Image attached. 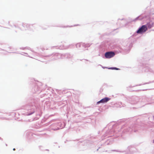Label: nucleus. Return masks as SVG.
<instances>
[{"mask_svg": "<svg viewBox=\"0 0 154 154\" xmlns=\"http://www.w3.org/2000/svg\"><path fill=\"white\" fill-rule=\"evenodd\" d=\"M146 27H148L149 28H151L152 26V24H151L150 23H148L146 25Z\"/></svg>", "mask_w": 154, "mask_h": 154, "instance_id": "4", "label": "nucleus"}, {"mask_svg": "<svg viewBox=\"0 0 154 154\" xmlns=\"http://www.w3.org/2000/svg\"><path fill=\"white\" fill-rule=\"evenodd\" d=\"M110 99L108 97H105L103 99H101L100 101L98 102H97V104H98L100 103H106L108 102L109 100Z\"/></svg>", "mask_w": 154, "mask_h": 154, "instance_id": "3", "label": "nucleus"}, {"mask_svg": "<svg viewBox=\"0 0 154 154\" xmlns=\"http://www.w3.org/2000/svg\"><path fill=\"white\" fill-rule=\"evenodd\" d=\"M147 30V28L145 25H143L137 31V33H142L145 32Z\"/></svg>", "mask_w": 154, "mask_h": 154, "instance_id": "1", "label": "nucleus"}, {"mask_svg": "<svg viewBox=\"0 0 154 154\" xmlns=\"http://www.w3.org/2000/svg\"><path fill=\"white\" fill-rule=\"evenodd\" d=\"M153 142L154 143V140H153Z\"/></svg>", "mask_w": 154, "mask_h": 154, "instance_id": "7", "label": "nucleus"}, {"mask_svg": "<svg viewBox=\"0 0 154 154\" xmlns=\"http://www.w3.org/2000/svg\"><path fill=\"white\" fill-rule=\"evenodd\" d=\"M115 55V53L113 52H108L105 53V57L106 58H110Z\"/></svg>", "mask_w": 154, "mask_h": 154, "instance_id": "2", "label": "nucleus"}, {"mask_svg": "<svg viewBox=\"0 0 154 154\" xmlns=\"http://www.w3.org/2000/svg\"><path fill=\"white\" fill-rule=\"evenodd\" d=\"M13 150H15V148H14L13 149Z\"/></svg>", "mask_w": 154, "mask_h": 154, "instance_id": "6", "label": "nucleus"}, {"mask_svg": "<svg viewBox=\"0 0 154 154\" xmlns=\"http://www.w3.org/2000/svg\"><path fill=\"white\" fill-rule=\"evenodd\" d=\"M109 69H115V70H119V69L116 68V67H110L109 68Z\"/></svg>", "mask_w": 154, "mask_h": 154, "instance_id": "5", "label": "nucleus"}]
</instances>
